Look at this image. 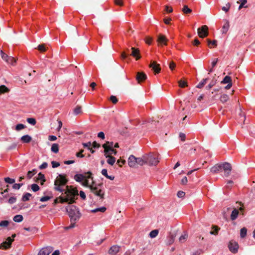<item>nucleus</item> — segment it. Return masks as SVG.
I'll list each match as a JSON object with an SVG mask.
<instances>
[{"instance_id":"30","label":"nucleus","mask_w":255,"mask_h":255,"mask_svg":"<svg viewBox=\"0 0 255 255\" xmlns=\"http://www.w3.org/2000/svg\"><path fill=\"white\" fill-rule=\"evenodd\" d=\"M232 79L231 77L229 76H226L225 77V78L223 79V80L221 81L222 84H227V83H231L232 82Z\"/></svg>"},{"instance_id":"63","label":"nucleus","mask_w":255,"mask_h":255,"mask_svg":"<svg viewBox=\"0 0 255 255\" xmlns=\"http://www.w3.org/2000/svg\"><path fill=\"white\" fill-rule=\"evenodd\" d=\"M17 146V144L16 143H12L10 145H9L7 147V150H11L15 149Z\"/></svg>"},{"instance_id":"49","label":"nucleus","mask_w":255,"mask_h":255,"mask_svg":"<svg viewBox=\"0 0 255 255\" xmlns=\"http://www.w3.org/2000/svg\"><path fill=\"white\" fill-rule=\"evenodd\" d=\"M31 189L34 192H36L39 190V186L36 184H32L31 185Z\"/></svg>"},{"instance_id":"51","label":"nucleus","mask_w":255,"mask_h":255,"mask_svg":"<svg viewBox=\"0 0 255 255\" xmlns=\"http://www.w3.org/2000/svg\"><path fill=\"white\" fill-rule=\"evenodd\" d=\"M231 7V4L229 3V2H228L226 4V6H223L222 7V10L224 11H225L226 12H228L230 9Z\"/></svg>"},{"instance_id":"14","label":"nucleus","mask_w":255,"mask_h":255,"mask_svg":"<svg viewBox=\"0 0 255 255\" xmlns=\"http://www.w3.org/2000/svg\"><path fill=\"white\" fill-rule=\"evenodd\" d=\"M136 157L133 155H130L128 159V164L130 167H136Z\"/></svg>"},{"instance_id":"23","label":"nucleus","mask_w":255,"mask_h":255,"mask_svg":"<svg viewBox=\"0 0 255 255\" xmlns=\"http://www.w3.org/2000/svg\"><path fill=\"white\" fill-rule=\"evenodd\" d=\"M212 228V229H213V230L211 231L210 232V234L214 235H218V232L220 230V228L219 227L215 225H213Z\"/></svg>"},{"instance_id":"42","label":"nucleus","mask_w":255,"mask_h":255,"mask_svg":"<svg viewBox=\"0 0 255 255\" xmlns=\"http://www.w3.org/2000/svg\"><path fill=\"white\" fill-rule=\"evenodd\" d=\"M106 210V208L105 207H102L101 208H96L95 209L92 210L91 211V212L96 213V212L100 211V212L103 213V212H105Z\"/></svg>"},{"instance_id":"9","label":"nucleus","mask_w":255,"mask_h":255,"mask_svg":"<svg viewBox=\"0 0 255 255\" xmlns=\"http://www.w3.org/2000/svg\"><path fill=\"white\" fill-rule=\"evenodd\" d=\"M149 67L151 68L155 74H158L161 71L160 65L157 64L155 61H151L149 65Z\"/></svg>"},{"instance_id":"48","label":"nucleus","mask_w":255,"mask_h":255,"mask_svg":"<svg viewBox=\"0 0 255 255\" xmlns=\"http://www.w3.org/2000/svg\"><path fill=\"white\" fill-rule=\"evenodd\" d=\"M240 112L239 114L240 116V121H243L245 123V114L242 111L241 109L240 110Z\"/></svg>"},{"instance_id":"22","label":"nucleus","mask_w":255,"mask_h":255,"mask_svg":"<svg viewBox=\"0 0 255 255\" xmlns=\"http://www.w3.org/2000/svg\"><path fill=\"white\" fill-rule=\"evenodd\" d=\"M225 23L222 27V33L225 34L227 32L228 30H229V28L230 27V23L229 21L228 20L225 19Z\"/></svg>"},{"instance_id":"54","label":"nucleus","mask_w":255,"mask_h":255,"mask_svg":"<svg viewBox=\"0 0 255 255\" xmlns=\"http://www.w3.org/2000/svg\"><path fill=\"white\" fill-rule=\"evenodd\" d=\"M23 185V183H15L12 185V188L14 189H19Z\"/></svg>"},{"instance_id":"3","label":"nucleus","mask_w":255,"mask_h":255,"mask_svg":"<svg viewBox=\"0 0 255 255\" xmlns=\"http://www.w3.org/2000/svg\"><path fill=\"white\" fill-rule=\"evenodd\" d=\"M103 185V183H101L90 187V190L91 192L94 194L96 196L99 197L100 199L101 200H103L104 199L105 195V192L101 189Z\"/></svg>"},{"instance_id":"45","label":"nucleus","mask_w":255,"mask_h":255,"mask_svg":"<svg viewBox=\"0 0 255 255\" xmlns=\"http://www.w3.org/2000/svg\"><path fill=\"white\" fill-rule=\"evenodd\" d=\"M36 171L35 169H33L32 171H29L27 174V177L28 178L30 179L35 173Z\"/></svg>"},{"instance_id":"19","label":"nucleus","mask_w":255,"mask_h":255,"mask_svg":"<svg viewBox=\"0 0 255 255\" xmlns=\"http://www.w3.org/2000/svg\"><path fill=\"white\" fill-rule=\"evenodd\" d=\"M240 212L238 209H237L236 208H234V209L231 213V219L232 221H234L238 217V215H239Z\"/></svg>"},{"instance_id":"20","label":"nucleus","mask_w":255,"mask_h":255,"mask_svg":"<svg viewBox=\"0 0 255 255\" xmlns=\"http://www.w3.org/2000/svg\"><path fill=\"white\" fill-rule=\"evenodd\" d=\"M137 161L136 162V167L138 165L142 166L143 165L146 164L145 163V155L142 156V157H138L137 158Z\"/></svg>"},{"instance_id":"60","label":"nucleus","mask_w":255,"mask_h":255,"mask_svg":"<svg viewBox=\"0 0 255 255\" xmlns=\"http://www.w3.org/2000/svg\"><path fill=\"white\" fill-rule=\"evenodd\" d=\"M207 41H208V45L210 46V44H212L215 46H217V41L216 40H214L213 41H211V40H210L209 39H207Z\"/></svg>"},{"instance_id":"31","label":"nucleus","mask_w":255,"mask_h":255,"mask_svg":"<svg viewBox=\"0 0 255 255\" xmlns=\"http://www.w3.org/2000/svg\"><path fill=\"white\" fill-rule=\"evenodd\" d=\"M6 62L8 64L14 65L16 62V60L11 56H9L7 59H6Z\"/></svg>"},{"instance_id":"64","label":"nucleus","mask_w":255,"mask_h":255,"mask_svg":"<svg viewBox=\"0 0 255 255\" xmlns=\"http://www.w3.org/2000/svg\"><path fill=\"white\" fill-rule=\"evenodd\" d=\"M176 67V64L173 62L171 61L169 64V68L171 70H173Z\"/></svg>"},{"instance_id":"38","label":"nucleus","mask_w":255,"mask_h":255,"mask_svg":"<svg viewBox=\"0 0 255 255\" xmlns=\"http://www.w3.org/2000/svg\"><path fill=\"white\" fill-rule=\"evenodd\" d=\"M229 99L228 95L226 94L222 95L220 97V101L222 103H224L228 101Z\"/></svg>"},{"instance_id":"47","label":"nucleus","mask_w":255,"mask_h":255,"mask_svg":"<svg viewBox=\"0 0 255 255\" xmlns=\"http://www.w3.org/2000/svg\"><path fill=\"white\" fill-rule=\"evenodd\" d=\"M4 181L8 184H13L15 182V179L10 178L9 177H5L4 178Z\"/></svg>"},{"instance_id":"7","label":"nucleus","mask_w":255,"mask_h":255,"mask_svg":"<svg viewBox=\"0 0 255 255\" xmlns=\"http://www.w3.org/2000/svg\"><path fill=\"white\" fill-rule=\"evenodd\" d=\"M86 174H88V176L84 175L83 174H78L74 175V179L77 182H82L86 178H91L92 173L90 171L87 172Z\"/></svg>"},{"instance_id":"62","label":"nucleus","mask_w":255,"mask_h":255,"mask_svg":"<svg viewBox=\"0 0 255 255\" xmlns=\"http://www.w3.org/2000/svg\"><path fill=\"white\" fill-rule=\"evenodd\" d=\"M51 164L53 168H56L60 166V163L55 161H52L51 162Z\"/></svg>"},{"instance_id":"37","label":"nucleus","mask_w":255,"mask_h":255,"mask_svg":"<svg viewBox=\"0 0 255 255\" xmlns=\"http://www.w3.org/2000/svg\"><path fill=\"white\" fill-rule=\"evenodd\" d=\"M247 229L244 227L241 229L240 231V236L242 238H245L247 235Z\"/></svg>"},{"instance_id":"17","label":"nucleus","mask_w":255,"mask_h":255,"mask_svg":"<svg viewBox=\"0 0 255 255\" xmlns=\"http://www.w3.org/2000/svg\"><path fill=\"white\" fill-rule=\"evenodd\" d=\"M120 247L117 245H114L111 247L109 251V254L116 255L120 251Z\"/></svg>"},{"instance_id":"33","label":"nucleus","mask_w":255,"mask_h":255,"mask_svg":"<svg viewBox=\"0 0 255 255\" xmlns=\"http://www.w3.org/2000/svg\"><path fill=\"white\" fill-rule=\"evenodd\" d=\"M37 180H40L41 181V184L42 185L46 181L44 175L41 172L39 173L38 174Z\"/></svg>"},{"instance_id":"59","label":"nucleus","mask_w":255,"mask_h":255,"mask_svg":"<svg viewBox=\"0 0 255 255\" xmlns=\"http://www.w3.org/2000/svg\"><path fill=\"white\" fill-rule=\"evenodd\" d=\"M241 2V3L240 4V5H239V9H241V8H242L243 7H246V6H245V4L246 3H247V0H240Z\"/></svg>"},{"instance_id":"11","label":"nucleus","mask_w":255,"mask_h":255,"mask_svg":"<svg viewBox=\"0 0 255 255\" xmlns=\"http://www.w3.org/2000/svg\"><path fill=\"white\" fill-rule=\"evenodd\" d=\"M53 250L51 247L42 248L38 253V255H49Z\"/></svg>"},{"instance_id":"2","label":"nucleus","mask_w":255,"mask_h":255,"mask_svg":"<svg viewBox=\"0 0 255 255\" xmlns=\"http://www.w3.org/2000/svg\"><path fill=\"white\" fill-rule=\"evenodd\" d=\"M66 211L70 218L71 222H76L80 217L81 214L75 206H69L66 208Z\"/></svg>"},{"instance_id":"15","label":"nucleus","mask_w":255,"mask_h":255,"mask_svg":"<svg viewBox=\"0 0 255 255\" xmlns=\"http://www.w3.org/2000/svg\"><path fill=\"white\" fill-rule=\"evenodd\" d=\"M157 41L160 44H164L166 45L167 42L168 41V40L166 38L165 35L161 34H159L158 35Z\"/></svg>"},{"instance_id":"4","label":"nucleus","mask_w":255,"mask_h":255,"mask_svg":"<svg viewBox=\"0 0 255 255\" xmlns=\"http://www.w3.org/2000/svg\"><path fill=\"white\" fill-rule=\"evenodd\" d=\"M145 163L150 166L156 165L159 162L158 158V155L156 153H150L149 154L145 155Z\"/></svg>"},{"instance_id":"1","label":"nucleus","mask_w":255,"mask_h":255,"mask_svg":"<svg viewBox=\"0 0 255 255\" xmlns=\"http://www.w3.org/2000/svg\"><path fill=\"white\" fill-rule=\"evenodd\" d=\"M68 182V180L66 178L65 175L59 174L56 178L54 182V189L56 191L62 192L65 191V197H59V202L61 203H67L69 204H72L75 203V199H77L76 197L78 195V190L76 188H73L71 186H66V189H63L61 186L65 185Z\"/></svg>"},{"instance_id":"52","label":"nucleus","mask_w":255,"mask_h":255,"mask_svg":"<svg viewBox=\"0 0 255 255\" xmlns=\"http://www.w3.org/2000/svg\"><path fill=\"white\" fill-rule=\"evenodd\" d=\"M9 224V222L6 220L2 221L0 222V227H6Z\"/></svg>"},{"instance_id":"6","label":"nucleus","mask_w":255,"mask_h":255,"mask_svg":"<svg viewBox=\"0 0 255 255\" xmlns=\"http://www.w3.org/2000/svg\"><path fill=\"white\" fill-rule=\"evenodd\" d=\"M222 169L225 171V175L228 177L230 175L232 170V166L230 163L228 162H224L221 164Z\"/></svg>"},{"instance_id":"25","label":"nucleus","mask_w":255,"mask_h":255,"mask_svg":"<svg viewBox=\"0 0 255 255\" xmlns=\"http://www.w3.org/2000/svg\"><path fill=\"white\" fill-rule=\"evenodd\" d=\"M208 80V78L202 79V80L198 84V85L196 86V87L199 89L203 88L204 86V85L207 83Z\"/></svg>"},{"instance_id":"26","label":"nucleus","mask_w":255,"mask_h":255,"mask_svg":"<svg viewBox=\"0 0 255 255\" xmlns=\"http://www.w3.org/2000/svg\"><path fill=\"white\" fill-rule=\"evenodd\" d=\"M88 178H85L83 181V182L82 183V185L85 186V187H88V188H89L90 189V187L92 186H94V182H93L92 183V185H90L89 183V181L88 180ZM91 178H93V177H91Z\"/></svg>"},{"instance_id":"27","label":"nucleus","mask_w":255,"mask_h":255,"mask_svg":"<svg viewBox=\"0 0 255 255\" xmlns=\"http://www.w3.org/2000/svg\"><path fill=\"white\" fill-rule=\"evenodd\" d=\"M129 49L128 48H127L125 51H123L121 54V57L123 59H125L128 57V52H129Z\"/></svg>"},{"instance_id":"16","label":"nucleus","mask_w":255,"mask_h":255,"mask_svg":"<svg viewBox=\"0 0 255 255\" xmlns=\"http://www.w3.org/2000/svg\"><path fill=\"white\" fill-rule=\"evenodd\" d=\"M105 156L106 158H108L107 162L108 164L111 165H113L116 161V158L111 155V153H105Z\"/></svg>"},{"instance_id":"8","label":"nucleus","mask_w":255,"mask_h":255,"mask_svg":"<svg viewBox=\"0 0 255 255\" xmlns=\"http://www.w3.org/2000/svg\"><path fill=\"white\" fill-rule=\"evenodd\" d=\"M135 79L138 83L140 84L147 79V76L143 72H138L136 73Z\"/></svg>"},{"instance_id":"35","label":"nucleus","mask_w":255,"mask_h":255,"mask_svg":"<svg viewBox=\"0 0 255 255\" xmlns=\"http://www.w3.org/2000/svg\"><path fill=\"white\" fill-rule=\"evenodd\" d=\"M218 62V58H215L213 60V61H212V62L211 63L212 67L209 70V74H210V73L212 72L213 71V68L216 65V64H217Z\"/></svg>"},{"instance_id":"56","label":"nucleus","mask_w":255,"mask_h":255,"mask_svg":"<svg viewBox=\"0 0 255 255\" xmlns=\"http://www.w3.org/2000/svg\"><path fill=\"white\" fill-rule=\"evenodd\" d=\"M110 100L114 104H116L118 101L117 97L113 95L110 97Z\"/></svg>"},{"instance_id":"18","label":"nucleus","mask_w":255,"mask_h":255,"mask_svg":"<svg viewBox=\"0 0 255 255\" xmlns=\"http://www.w3.org/2000/svg\"><path fill=\"white\" fill-rule=\"evenodd\" d=\"M222 170L221 164H217L211 168V172L217 173Z\"/></svg>"},{"instance_id":"10","label":"nucleus","mask_w":255,"mask_h":255,"mask_svg":"<svg viewBox=\"0 0 255 255\" xmlns=\"http://www.w3.org/2000/svg\"><path fill=\"white\" fill-rule=\"evenodd\" d=\"M113 142L106 141L105 143L103 144L102 146L104 148V153H109L110 150H112L113 146Z\"/></svg>"},{"instance_id":"24","label":"nucleus","mask_w":255,"mask_h":255,"mask_svg":"<svg viewBox=\"0 0 255 255\" xmlns=\"http://www.w3.org/2000/svg\"><path fill=\"white\" fill-rule=\"evenodd\" d=\"M82 113V107L80 106H77L73 110V114L74 115H78Z\"/></svg>"},{"instance_id":"46","label":"nucleus","mask_w":255,"mask_h":255,"mask_svg":"<svg viewBox=\"0 0 255 255\" xmlns=\"http://www.w3.org/2000/svg\"><path fill=\"white\" fill-rule=\"evenodd\" d=\"M25 127H26V126L25 125H24L23 124H17L15 126V129L17 131H19L21 129H22L25 128Z\"/></svg>"},{"instance_id":"13","label":"nucleus","mask_w":255,"mask_h":255,"mask_svg":"<svg viewBox=\"0 0 255 255\" xmlns=\"http://www.w3.org/2000/svg\"><path fill=\"white\" fill-rule=\"evenodd\" d=\"M230 251L233 253H236L238 252L239 246L235 242H230L229 245Z\"/></svg>"},{"instance_id":"32","label":"nucleus","mask_w":255,"mask_h":255,"mask_svg":"<svg viewBox=\"0 0 255 255\" xmlns=\"http://www.w3.org/2000/svg\"><path fill=\"white\" fill-rule=\"evenodd\" d=\"M51 150L54 153H57L59 151L58 144L57 143H53L51 146Z\"/></svg>"},{"instance_id":"41","label":"nucleus","mask_w":255,"mask_h":255,"mask_svg":"<svg viewBox=\"0 0 255 255\" xmlns=\"http://www.w3.org/2000/svg\"><path fill=\"white\" fill-rule=\"evenodd\" d=\"M178 84H179V86L181 88H182L188 86V84H187V81H183L182 80H180V81H179Z\"/></svg>"},{"instance_id":"61","label":"nucleus","mask_w":255,"mask_h":255,"mask_svg":"<svg viewBox=\"0 0 255 255\" xmlns=\"http://www.w3.org/2000/svg\"><path fill=\"white\" fill-rule=\"evenodd\" d=\"M84 152L83 149H81L79 152H77L76 154V156L78 157H84V155L83 154V152Z\"/></svg>"},{"instance_id":"53","label":"nucleus","mask_w":255,"mask_h":255,"mask_svg":"<svg viewBox=\"0 0 255 255\" xmlns=\"http://www.w3.org/2000/svg\"><path fill=\"white\" fill-rule=\"evenodd\" d=\"M0 55L2 59L4 60L5 62L6 61V59H7L9 56H8L6 54L4 53L2 51H0Z\"/></svg>"},{"instance_id":"55","label":"nucleus","mask_w":255,"mask_h":255,"mask_svg":"<svg viewBox=\"0 0 255 255\" xmlns=\"http://www.w3.org/2000/svg\"><path fill=\"white\" fill-rule=\"evenodd\" d=\"M187 238L188 235L187 234H184L179 238V240L180 242H183L187 239Z\"/></svg>"},{"instance_id":"40","label":"nucleus","mask_w":255,"mask_h":255,"mask_svg":"<svg viewBox=\"0 0 255 255\" xmlns=\"http://www.w3.org/2000/svg\"><path fill=\"white\" fill-rule=\"evenodd\" d=\"M158 234V230H154L151 231L149 233V236L151 238H155Z\"/></svg>"},{"instance_id":"43","label":"nucleus","mask_w":255,"mask_h":255,"mask_svg":"<svg viewBox=\"0 0 255 255\" xmlns=\"http://www.w3.org/2000/svg\"><path fill=\"white\" fill-rule=\"evenodd\" d=\"M182 11L184 13L188 14L192 12V9L189 8L187 5H185L182 9Z\"/></svg>"},{"instance_id":"12","label":"nucleus","mask_w":255,"mask_h":255,"mask_svg":"<svg viewBox=\"0 0 255 255\" xmlns=\"http://www.w3.org/2000/svg\"><path fill=\"white\" fill-rule=\"evenodd\" d=\"M131 52L130 55L135 58L136 60L139 59L141 58L139 49L132 47L131 48Z\"/></svg>"},{"instance_id":"39","label":"nucleus","mask_w":255,"mask_h":255,"mask_svg":"<svg viewBox=\"0 0 255 255\" xmlns=\"http://www.w3.org/2000/svg\"><path fill=\"white\" fill-rule=\"evenodd\" d=\"M37 49L41 52H43L46 51L47 49L45 46V44H39L37 47Z\"/></svg>"},{"instance_id":"50","label":"nucleus","mask_w":255,"mask_h":255,"mask_svg":"<svg viewBox=\"0 0 255 255\" xmlns=\"http://www.w3.org/2000/svg\"><path fill=\"white\" fill-rule=\"evenodd\" d=\"M27 122L29 124L33 125V126H34L36 124V120L34 118H27Z\"/></svg>"},{"instance_id":"44","label":"nucleus","mask_w":255,"mask_h":255,"mask_svg":"<svg viewBox=\"0 0 255 255\" xmlns=\"http://www.w3.org/2000/svg\"><path fill=\"white\" fill-rule=\"evenodd\" d=\"M216 84V80H212L210 83L206 86L207 90H210Z\"/></svg>"},{"instance_id":"21","label":"nucleus","mask_w":255,"mask_h":255,"mask_svg":"<svg viewBox=\"0 0 255 255\" xmlns=\"http://www.w3.org/2000/svg\"><path fill=\"white\" fill-rule=\"evenodd\" d=\"M20 140H21L22 143H27L31 141L32 138L30 135L26 134L22 136L20 138Z\"/></svg>"},{"instance_id":"36","label":"nucleus","mask_w":255,"mask_h":255,"mask_svg":"<svg viewBox=\"0 0 255 255\" xmlns=\"http://www.w3.org/2000/svg\"><path fill=\"white\" fill-rule=\"evenodd\" d=\"M167 240V241L166 244L168 245H170L172 244L174 241V237L173 235H170L168 237Z\"/></svg>"},{"instance_id":"58","label":"nucleus","mask_w":255,"mask_h":255,"mask_svg":"<svg viewBox=\"0 0 255 255\" xmlns=\"http://www.w3.org/2000/svg\"><path fill=\"white\" fill-rule=\"evenodd\" d=\"M16 201V198L14 197H11L8 200V203L10 204L14 203Z\"/></svg>"},{"instance_id":"29","label":"nucleus","mask_w":255,"mask_h":255,"mask_svg":"<svg viewBox=\"0 0 255 255\" xmlns=\"http://www.w3.org/2000/svg\"><path fill=\"white\" fill-rule=\"evenodd\" d=\"M31 196V194L29 193H26L23 194L21 200L23 202L28 201L29 198Z\"/></svg>"},{"instance_id":"5","label":"nucleus","mask_w":255,"mask_h":255,"mask_svg":"<svg viewBox=\"0 0 255 255\" xmlns=\"http://www.w3.org/2000/svg\"><path fill=\"white\" fill-rule=\"evenodd\" d=\"M198 34L200 38H205L209 34L208 27L206 25H203L197 29Z\"/></svg>"},{"instance_id":"57","label":"nucleus","mask_w":255,"mask_h":255,"mask_svg":"<svg viewBox=\"0 0 255 255\" xmlns=\"http://www.w3.org/2000/svg\"><path fill=\"white\" fill-rule=\"evenodd\" d=\"M1 247H2L3 249H5V250L11 247L8 246V243L7 242V241L3 242L1 244Z\"/></svg>"},{"instance_id":"34","label":"nucleus","mask_w":255,"mask_h":255,"mask_svg":"<svg viewBox=\"0 0 255 255\" xmlns=\"http://www.w3.org/2000/svg\"><path fill=\"white\" fill-rule=\"evenodd\" d=\"M9 89L5 85H1L0 86V94L7 93L9 92Z\"/></svg>"},{"instance_id":"28","label":"nucleus","mask_w":255,"mask_h":255,"mask_svg":"<svg viewBox=\"0 0 255 255\" xmlns=\"http://www.w3.org/2000/svg\"><path fill=\"white\" fill-rule=\"evenodd\" d=\"M23 219V216L21 215H15L13 218V220L14 222L19 223L22 221Z\"/></svg>"}]
</instances>
